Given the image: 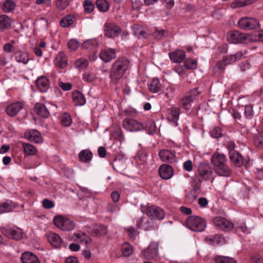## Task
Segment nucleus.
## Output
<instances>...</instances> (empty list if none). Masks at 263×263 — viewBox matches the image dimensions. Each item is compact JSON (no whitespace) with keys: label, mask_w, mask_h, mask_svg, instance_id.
Masks as SVG:
<instances>
[{"label":"nucleus","mask_w":263,"mask_h":263,"mask_svg":"<svg viewBox=\"0 0 263 263\" xmlns=\"http://www.w3.org/2000/svg\"><path fill=\"white\" fill-rule=\"evenodd\" d=\"M130 68V61L125 57L117 59L112 64L110 69L109 77L111 82L116 84L125 76L126 71Z\"/></svg>","instance_id":"nucleus-1"},{"label":"nucleus","mask_w":263,"mask_h":263,"mask_svg":"<svg viewBox=\"0 0 263 263\" xmlns=\"http://www.w3.org/2000/svg\"><path fill=\"white\" fill-rule=\"evenodd\" d=\"M226 162L227 158L222 154L215 153L211 157V162L214 170L220 176L229 177L231 174V170L227 165Z\"/></svg>","instance_id":"nucleus-2"},{"label":"nucleus","mask_w":263,"mask_h":263,"mask_svg":"<svg viewBox=\"0 0 263 263\" xmlns=\"http://www.w3.org/2000/svg\"><path fill=\"white\" fill-rule=\"evenodd\" d=\"M185 223L189 229L195 232H202L206 228L205 220L197 216L188 217L185 220Z\"/></svg>","instance_id":"nucleus-3"},{"label":"nucleus","mask_w":263,"mask_h":263,"mask_svg":"<svg viewBox=\"0 0 263 263\" xmlns=\"http://www.w3.org/2000/svg\"><path fill=\"white\" fill-rule=\"evenodd\" d=\"M53 222L57 228L63 231H71L75 227L72 221L62 216H55L53 219Z\"/></svg>","instance_id":"nucleus-4"},{"label":"nucleus","mask_w":263,"mask_h":263,"mask_svg":"<svg viewBox=\"0 0 263 263\" xmlns=\"http://www.w3.org/2000/svg\"><path fill=\"white\" fill-rule=\"evenodd\" d=\"M238 26L244 30L254 29L259 26L257 20L251 17H242L238 22Z\"/></svg>","instance_id":"nucleus-5"},{"label":"nucleus","mask_w":263,"mask_h":263,"mask_svg":"<svg viewBox=\"0 0 263 263\" xmlns=\"http://www.w3.org/2000/svg\"><path fill=\"white\" fill-rule=\"evenodd\" d=\"M124 128L129 132H138L143 129V125L133 118H125L122 123Z\"/></svg>","instance_id":"nucleus-6"},{"label":"nucleus","mask_w":263,"mask_h":263,"mask_svg":"<svg viewBox=\"0 0 263 263\" xmlns=\"http://www.w3.org/2000/svg\"><path fill=\"white\" fill-rule=\"evenodd\" d=\"M145 213L147 216L153 219L162 220L164 217L163 210L155 206L146 208Z\"/></svg>","instance_id":"nucleus-7"},{"label":"nucleus","mask_w":263,"mask_h":263,"mask_svg":"<svg viewBox=\"0 0 263 263\" xmlns=\"http://www.w3.org/2000/svg\"><path fill=\"white\" fill-rule=\"evenodd\" d=\"M121 31V28L114 24L107 23L105 24L104 33L105 35L108 37H115L118 36Z\"/></svg>","instance_id":"nucleus-8"},{"label":"nucleus","mask_w":263,"mask_h":263,"mask_svg":"<svg viewBox=\"0 0 263 263\" xmlns=\"http://www.w3.org/2000/svg\"><path fill=\"white\" fill-rule=\"evenodd\" d=\"M215 226L225 231H229L233 228V224L222 217H216L213 219Z\"/></svg>","instance_id":"nucleus-9"},{"label":"nucleus","mask_w":263,"mask_h":263,"mask_svg":"<svg viewBox=\"0 0 263 263\" xmlns=\"http://www.w3.org/2000/svg\"><path fill=\"white\" fill-rule=\"evenodd\" d=\"M247 39L246 35L238 31H233L228 35L227 39L230 43L237 44L243 43Z\"/></svg>","instance_id":"nucleus-10"},{"label":"nucleus","mask_w":263,"mask_h":263,"mask_svg":"<svg viewBox=\"0 0 263 263\" xmlns=\"http://www.w3.org/2000/svg\"><path fill=\"white\" fill-rule=\"evenodd\" d=\"M24 136L26 139L30 142L40 143L43 141L41 134L35 129H31L25 132Z\"/></svg>","instance_id":"nucleus-11"},{"label":"nucleus","mask_w":263,"mask_h":263,"mask_svg":"<svg viewBox=\"0 0 263 263\" xmlns=\"http://www.w3.org/2000/svg\"><path fill=\"white\" fill-rule=\"evenodd\" d=\"M2 233L6 237L18 241L23 238V233L20 231L12 229H3Z\"/></svg>","instance_id":"nucleus-12"},{"label":"nucleus","mask_w":263,"mask_h":263,"mask_svg":"<svg viewBox=\"0 0 263 263\" xmlns=\"http://www.w3.org/2000/svg\"><path fill=\"white\" fill-rule=\"evenodd\" d=\"M127 160L122 156H117L112 162V166L114 169L118 171H123L127 167Z\"/></svg>","instance_id":"nucleus-13"},{"label":"nucleus","mask_w":263,"mask_h":263,"mask_svg":"<svg viewBox=\"0 0 263 263\" xmlns=\"http://www.w3.org/2000/svg\"><path fill=\"white\" fill-rule=\"evenodd\" d=\"M159 155L162 161L168 163H173L177 161L175 155L167 149H162L159 152Z\"/></svg>","instance_id":"nucleus-14"},{"label":"nucleus","mask_w":263,"mask_h":263,"mask_svg":"<svg viewBox=\"0 0 263 263\" xmlns=\"http://www.w3.org/2000/svg\"><path fill=\"white\" fill-rule=\"evenodd\" d=\"M159 173L161 178L163 179H168L173 175V169L172 167L168 164L162 165L159 169Z\"/></svg>","instance_id":"nucleus-15"},{"label":"nucleus","mask_w":263,"mask_h":263,"mask_svg":"<svg viewBox=\"0 0 263 263\" xmlns=\"http://www.w3.org/2000/svg\"><path fill=\"white\" fill-rule=\"evenodd\" d=\"M99 56L100 59L105 63L109 62L116 58V51L114 49H105L101 51Z\"/></svg>","instance_id":"nucleus-16"},{"label":"nucleus","mask_w":263,"mask_h":263,"mask_svg":"<svg viewBox=\"0 0 263 263\" xmlns=\"http://www.w3.org/2000/svg\"><path fill=\"white\" fill-rule=\"evenodd\" d=\"M185 57L184 51L181 49H177L169 53L170 59L174 63H181L185 60Z\"/></svg>","instance_id":"nucleus-17"},{"label":"nucleus","mask_w":263,"mask_h":263,"mask_svg":"<svg viewBox=\"0 0 263 263\" xmlns=\"http://www.w3.org/2000/svg\"><path fill=\"white\" fill-rule=\"evenodd\" d=\"M23 108V103L21 102H17L8 105L6 111L8 115L13 117L15 116Z\"/></svg>","instance_id":"nucleus-18"},{"label":"nucleus","mask_w":263,"mask_h":263,"mask_svg":"<svg viewBox=\"0 0 263 263\" xmlns=\"http://www.w3.org/2000/svg\"><path fill=\"white\" fill-rule=\"evenodd\" d=\"M35 112L43 118H47L49 116V111L45 105L42 103H36L34 106Z\"/></svg>","instance_id":"nucleus-19"},{"label":"nucleus","mask_w":263,"mask_h":263,"mask_svg":"<svg viewBox=\"0 0 263 263\" xmlns=\"http://www.w3.org/2000/svg\"><path fill=\"white\" fill-rule=\"evenodd\" d=\"M22 263H40L36 256L30 252H26L21 256Z\"/></svg>","instance_id":"nucleus-20"},{"label":"nucleus","mask_w":263,"mask_h":263,"mask_svg":"<svg viewBox=\"0 0 263 263\" xmlns=\"http://www.w3.org/2000/svg\"><path fill=\"white\" fill-rule=\"evenodd\" d=\"M198 170L200 176L205 180L208 178V176L212 173L209 164L204 163H201L199 164Z\"/></svg>","instance_id":"nucleus-21"},{"label":"nucleus","mask_w":263,"mask_h":263,"mask_svg":"<svg viewBox=\"0 0 263 263\" xmlns=\"http://www.w3.org/2000/svg\"><path fill=\"white\" fill-rule=\"evenodd\" d=\"M247 52V51H244L243 52L240 51L235 54L227 56L224 59V62H226V64H231L233 63L237 62L241 60L242 58L243 55L245 54Z\"/></svg>","instance_id":"nucleus-22"},{"label":"nucleus","mask_w":263,"mask_h":263,"mask_svg":"<svg viewBox=\"0 0 263 263\" xmlns=\"http://www.w3.org/2000/svg\"><path fill=\"white\" fill-rule=\"evenodd\" d=\"M180 114V109L176 107H172L168 110V120L173 122L175 126L178 125L177 120Z\"/></svg>","instance_id":"nucleus-23"},{"label":"nucleus","mask_w":263,"mask_h":263,"mask_svg":"<svg viewBox=\"0 0 263 263\" xmlns=\"http://www.w3.org/2000/svg\"><path fill=\"white\" fill-rule=\"evenodd\" d=\"M37 87L42 92H46L49 88V82L48 80L44 76L39 78L36 80Z\"/></svg>","instance_id":"nucleus-24"},{"label":"nucleus","mask_w":263,"mask_h":263,"mask_svg":"<svg viewBox=\"0 0 263 263\" xmlns=\"http://www.w3.org/2000/svg\"><path fill=\"white\" fill-rule=\"evenodd\" d=\"M230 161L236 166L240 167L243 164L242 157L238 152L229 153Z\"/></svg>","instance_id":"nucleus-25"},{"label":"nucleus","mask_w":263,"mask_h":263,"mask_svg":"<svg viewBox=\"0 0 263 263\" xmlns=\"http://www.w3.org/2000/svg\"><path fill=\"white\" fill-rule=\"evenodd\" d=\"M142 254L147 258H153L158 254V247L152 243L146 250L142 251Z\"/></svg>","instance_id":"nucleus-26"},{"label":"nucleus","mask_w":263,"mask_h":263,"mask_svg":"<svg viewBox=\"0 0 263 263\" xmlns=\"http://www.w3.org/2000/svg\"><path fill=\"white\" fill-rule=\"evenodd\" d=\"M72 99L76 105H83L86 102L84 95L79 91L75 90L72 93Z\"/></svg>","instance_id":"nucleus-27"},{"label":"nucleus","mask_w":263,"mask_h":263,"mask_svg":"<svg viewBox=\"0 0 263 263\" xmlns=\"http://www.w3.org/2000/svg\"><path fill=\"white\" fill-rule=\"evenodd\" d=\"M92 234L96 237H102L105 236L107 233L106 227L102 225H96L92 230Z\"/></svg>","instance_id":"nucleus-28"},{"label":"nucleus","mask_w":263,"mask_h":263,"mask_svg":"<svg viewBox=\"0 0 263 263\" xmlns=\"http://www.w3.org/2000/svg\"><path fill=\"white\" fill-rule=\"evenodd\" d=\"M48 240L51 245L55 248H59L62 245V239L56 233H51L48 235Z\"/></svg>","instance_id":"nucleus-29"},{"label":"nucleus","mask_w":263,"mask_h":263,"mask_svg":"<svg viewBox=\"0 0 263 263\" xmlns=\"http://www.w3.org/2000/svg\"><path fill=\"white\" fill-rule=\"evenodd\" d=\"M16 61L19 63L26 64L29 61V55L27 52L18 51L14 53Z\"/></svg>","instance_id":"nucleus-30"},{"label":"nucleus","mask_w":263,"mask_h":263,"mask_svg":"<svg viewBox=\"0 0 263 263\" xmlns=\"http://www.w3.org/2000/svg\"><path fill=\"white\" fill-rule=\"evenodd\" d=\"M67 58L64 52L61 51L55 58V64L61 68H64L67 65Z\"/></svg>","instance_id":"nucleus-31"},{"label":"nucleus","mask_w":263,"mask_h":263,"mask_svg":"<svg viewBox=\"0 0 263 263\" xmlns=\"http://www.w3.org/2000/svg\"><path fill=\"white\" fill-rule=\"evenodd\" d=\"M148 86L149 91L152 93H157L161 89V85L157 78H154Z\"/></svg>","instance_id":"nucleus-32"},{"label":"nucleus","mask_w":263,"mask_h":263,"mask_svg":"<svg viewBox=\"0 0 263 263\" xmlns=\"http://www.w3.org/2000/svg\"><path fill=\"white\" fill-rule=\"evenodd\" d=\"M16 205L12 201L0 203V214L11 212Z\"/></svg>","instance_id":"nucleus-33"},{"label":"nucleus","mask_w":263,"mask_h":263,"mask_svg":"<svg viewBox=\"0 0 263 263\" xmlns=\"http://www.w3.org/2000/svg\"><path fill=\"white\" fill-rule=\"evenodd\" d=\"M92 157V153L89 149L82 150L79 154L80 161L84 162H89Z\"/></svg>","instance_id":"nucleus-34"},{"label":"nucleus","mask_w":263,"mask_h":263,"mask_svg":"<svg viewBox=\"0 0 263 263\" xmlns=\"http://www.w3.org/2000/svg\"><path fill=\"white\" fill-rule=\"evenodd\" d=\"M10 19L6 15L0 16V29L1 30L8 29L10 27Z\"/></svg>","instance_id":"nucleus-35"},{"label":"nucleus","mask_w":263,"mask_h":263,"mask_svg":"<svg viewBox=\"0 0 263 263\" xmlns=\"http://www.w3.org/2000/svg\"><path fill=\"white\" fill-rule=\"evenodd\" d=\"M214 261L215 263H236L233 258L222 255L216 256Z\"/></svg>","instance_id":"nucleus-36"},{"label":"nucleus","mask_w":263,"mask_h":263,"mask_svg":"<svg viewBox=\"0 0 263 263\" xmlns=\"http://www.w3.org/2000/svg\"><path fill=\"white\" fill-rule=\"evenodd\" d=\"M96 5L100 11L104 12L109 9V5L106 0H97Z\"/></svg>","instance_id":"nucleus-37"},{"label":"nucleus","mask_w":263,"mask_h":263,"mask_svg":"<svg viewBox=\"0 0 263 263\" xmlns=\"http://www.w3.org/2000/svg\"><path fill=\"white\" fill-rule=\"evenodd\" d=\"M23 147L25 153L27 155H34L36 153L35 147L30 143H23Z\"/></svg>","instance_id":"nucleus-38"},{"label":"nucleus","mask_w":263,"mask_h":263,"mask_svg":"<svg viewBox=\"0 0 263 263\" xmlns=\"http://www.w3.org/2000/svg\"><path fill=\"white\" fill-rule=\"evenodd\" d=\"M74 16L72 15H69L63 18L60 22V26L62 27H68L73 23Z\"/></svg>","instance_id":"nucleus-39"},{"label":"nucleus","mask_w":263,"mask_h":263,"mask_svg":"<svg viewBox=\"0 0 263 263\" xmlns=\"http://www.w3.org/2000/svg\"><path fill=\"white\" fill-rule=\"evenodd\" d=\"M15 4L13 1L6 0L4 2L3 5V10L5 12H9L14 10Z\"/></svg>","instance_id":"nucleus-40"},{"label":"nucleus","mask_w":263,"mask_h":263,"mask_svg":"<svg viewBox=\"0 0 263 263\" xmlns=\"http://www.w3.org/2000/svg\"><path fill=\"white\" fill-rule=\"evenodd\" d=\"M197 61L192 59H187L184 62V67L187 69H195L197 68Z\"/></svg>","instance_id":"nucleus-41"},{"label":"nucleus","mask_w":263,"mask_h":263,"mask_svg":"<svg viewBox=\"0 0 263 263\" xmlns=\"http://www.w3.org/2000/svg\"><path fill=\"white\" fill-rule=\"evenodd\" d=\"M121 250L124 256H129L133 253L132 247L128 243L122 245Z\"/></svg>","instance_id":"nucleus-42"},{"label":"nucleus","mask_w":263,"mask_h":263,"mask_svg":"<svg viewBox=\"0 0 263 263\" xmlns=\"http://www.w3.org/2000/svg\"><path fill=\"white\" fill-rule=\"evenodd\" d=\"M253 142L256 147L263 148V137L261 135L257 134L254 135Z\"/></svg>","instance_id":"nucleus-43"},{"label":"nucleus","mask_w":263,"mask_h":263,"mask_svg":"<svg viewBox=\"0 0 263 263\" xmlns=\"http://www.w3.org/2000/svg\"><path fill=\"white\" fill-rule=\"evenodd\" d=\"M193 101L191 99H190L186 95H185L184 97L181 99L180 103L181 106L186 110H188L191 108V103Z\"/></svg>","instance_id":"nucleus-44"},{"label":"nucleus","mask_w":263,"mask_h":263,"mask_svg":"<svg viewBox=\"0 0 263 263\" xmlns=\"http://www.w3.org/2000/svg\"><path fill=\"white\" fill-rule=\"evenodd\" d=\"M76 237L79 239L81 242H84L86 245L89 244L91 242L90 237L84 233L82 234L77 233Z\"/></svg>","instance_id":"nucleus-45"},{"label":"nucleus","mask_w":263,"mask_h":263,"mask_svg":"<svg viewBox=\"0 0 263 263\" xmlns=\"http://www.w3.org/2000/svg\"><path fill=\"white\" fill-rule=\"evenodd\" d=\"M61 123L63 125L66 127L70 126L71 124V118L68 113H64L61 117Z\"/></svg>","instance_id":"nucleus-46"},{"label":"nucleus","mask_w":263,"mask_h":263,"mask_svg":"<svg viewBox=\"0 0 263 263\" xmlns=\"http://www.w3.org/2000/svg\"><path fill=\"white\" fill-rule=\"evenodd\" d=\"M83 6L84 8V10L86 13L91 12L95 8L93 4L91 1L89 0L84 1L83 3Z\"/></svg>","instance_id":"nucleus-47"},{"label":"nucleus","mask_w":263,"mask_h":263,"mask_svg":"<svg viewBox=\"0 0 263 263\" xmlns=\"http://www.w3.org/2000/svg\"><path fill=\"white\" fill-rule=\"evenodd\" d=\"M245 115L246 118L251 119L254 116L253 105L251 104L246 105L245 107Z\"/></svg>","instance_id":"nucleus-48"},{"label":"nucleus","mask_w":263,"mask_h":263,"mask_svg":"<svg viewBox=\"0 0 263 263\" xmlns=\"http://www.w3.org/2000/svg\"><path fill=\"white\" fill-rule=\"evenodd\" d=\"M70 0H56L55 4L58 8L64 10L69 4Z\"/></svg>","instance_id":"nucleus-49"},{"label":"nucleus","mask_w":263,"mask_h":263,"mask_svg":"<svg viewBox=\"0 0 263 263\" xmlns=\"http://www.w3.org/2000/svg\"><path fill=\"white\" fill-rule=\"evenodd\" d=\"M200 91L198 90V88H194L188 91L185 95H186L190 99L194 101L198 95L200 94Z\"/></svg>","instance_id":"nucleus-50"},{"label":"nucleus","mask_w":263,"mask_h":263,"mask_svg":"<svg viewBox=\"0 0 263 263\" xmlns=\"http://www.w3.org/2000/svg\"><path fill=\"white\" fill-rule=\"evenodd\" d=\"M211 136L215 138H218L222 136L221 129L219 127H215L211 131Z\"/></svg>","instance_id":"nucleus-51"},{"label":"nucleus","mask_w":263,"mask_h":263,"mask_svg":"<svg viewBox=\"0 0 263 263\" xmlns=\"http://www.w3.org/2000/svg\"><path fill=\"white\" fill-rule=\"evenodd\" d=\"M165 30L164 29H158L157 28L156 29L155 33L154 34V36L155 39L157 40H161L163 37H165L166 35H165Z\"/></svg>","instance_id":"nucleus-52"},{"label":"nucleus","mask_w":263,"mask_h":263,"mask_svg":"<svg viewBox=\"0 0 263 263\" xmlns=\"http://www.w3.org/2000/svg\"><path fill=\"white\" fill-rule=\"evenodd\" d=\"M145 127L149 131V134H152L155 131L156 126L153 121H148L146 122Z\"/></svg>","instance_id":"nucleus-53"},{"label":"nucleus","mask_w":263,"mask_h":263,"mask_svg":"<svg viewBox=\"0 0 263 263\" xmlns=\"http://www.w3.org/2000/svg\"><path fill=\"white\" fill-rule=\"evenodd\" d=\"M135 34L139 39H147L149 36V34L143 29L136 31Z\"/></svg>","instance_id":"nucleus-54"},{"label":"nucleus","mask_w":263,"mask_h":263,"mask_svg":"<svg viewBox=\"0 0 263 263\" xmlns=\"http://www.w3.org/2000/svg\"><path fill=\"white\" fill-rule=\"evenodd\" d=\"M43 206L46 209H50L52 208L54 204L53 202L51 200H50L48 199H45L42 201Z\"/></svg>","instance_id":"nucleus-55"},{"label":"nucleus","mask_w":263,"mask_h":263,"mask_svg":"<svg viewBox=\"0 0 263 263\" xmlns=\"http://www.w3.org/2000/svg\"><path fill=\"white\" fill-rule=\"evenodd\" d=\"M68 47L70 50L74 51L79 47V43L75 40H71L68 42Z\"/></svg>","instance_id":"nucleus-56"},{"label":"nucleus","mask_w":263,"mask_h":263,"mask_svg":"<svg viewBox=\"0 0 263 263\" xmlns=\"http://www.w3.org/2000/svg\"><path fill=\"white\" fill-rule=\"evenodd\" d=\"M97 42L96 40H88L83 43L82 47L84 48L87 49L91 46H95Z\"/></svg>","instance_id":"nucleus-57"},{"label":"nucleus","mask_w":263,"mask_h":263,"mask_svg":"<svg viewBox=\"0 0 263 263\" xmlns=\"http://www.w3.org/2000/svg\"><path fill=\"white\" fill-rule=\"evenodd\" d=\"M236 232L239 235L242 236V233H246L248 232V229L245 224L239 226L236 228Z\"/></svg>","instance_id":"nucleus-58"},{"label":"nucleus","mask_w":263,"mask_h":263,"mask_svg":"<svg viewBox=\"0 0 263 263\" xmlns=\"http://www.w3.org/2000/svg\"><path fill=\"white\" fill-rule=\"evenodd\" d=\"M88 64V61L84 59H80L76 62V65L81 68H86Z\"/></svg>","instance_id":"nucleus-59"},{"label":"nucleus","mask_w":263,"mask_h":263,"mask_svg":"<svg viewBox=\"0 0 263 263\" xmlns=\"http://www.w3.org/2000/svg\"><path fill=\"white\" fill-rule=\"evenodd\" d=\"M59 86L64 91H68L71 89L72 85L70 83H63L60 82Z\"/></svg>","instance_id":"nucleus-60"},{"label":"nucleus","mask_w":263,"mask_h":263,"mask_svg":"<svg viewBox=\"0 0 263 263\" xmlns=\"http://www.w3.org/2000/svg\"><path fill=\"white\" fill-rule=\"evenodd\" d=\"M185 67L181 65H177L174 67V70L179 75H182L185 72Z\"/></svg>","instance_id":"nucleus-61"},{"label":"nucleus","mask_w":263,"mask_h":263,"mask_svg":"<svg viewBox=\"0 0 263 263\" xmlns=\"http://www.w3.org/2000/svg\"><path fill=\"white\" fill-rule=\"evenodd\" d=\"M183 168L187 172H190L193 169V164L191 160H189L183 163Z\"/></svg>","instance_id":"nucleus-62"},{"label":"nucleus","mask_w":263,"mask_h":263,"mask_svg":"<svg viewBox=\"0 0 263 263\" xmlns=\"http://www.w3.org/2000/svg\"><path fill=\"white\" fill-rule=\"evenodd\" d=\"M98 153L100 157L105 158L106 156V150L105 147L100 146L98 148Z\"/></svg>","instance_id":"nucleus-63"},{"label":"nucleus","mask_w":263,"mask_h":263,"mask_svg":"<svg viewBox=\"0 0 263 263\" xmlns=\"http://www.w3.org/2000/svg\"><path fill=\"white\" fill-rule=\"evenodd\" d=\"M95 79V76L90 73H86L83 75V79L84 81L90 83Z\"/></svg>","instance_id":"nucleus-64"}]
</instances>
